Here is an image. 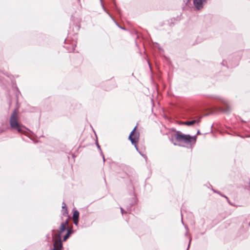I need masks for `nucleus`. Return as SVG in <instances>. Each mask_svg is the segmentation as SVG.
Returning a JSON list of instances; mask_svg holds the SVG:
<instances>
[{
  "label": "nucleus",
  "mask_w": 250,
  "mask_h": 250,
  "mask_svg": "<svg viewBox=\"0 0 250 250\" xmlns=\"http://www.w3.org/2000/svg\"><path fill=\"white\" fill-rule=\"evenodd\" d=\"M9 123L12 129L17 130L20 133H23L25 131L26 128L18 122V115L16 110H15L12 114Z\"/></svg>",
  "instance_id": "nucleus-1"
},
{
  "label": "nucleus",
  "mask_w": 250,
  "mask_h": 250,
  "mask_svg": "<svg viewBox=\"0 0 250 250\" xmlns=\"http://www.w3.org/2000/svg\"><path fill=\"white\" fill-rule=\"evenodd\" d=\"M172 141H196V137L184 135L179 131L173 130L169 134Z\"/></svg>",
  "instance_id": "nucleus-2"
},
{
  "label": "nucleus",
  "mask_w": 250,
  "mask_h": 250,
  "mask_svg": "<svg viewBox=\"0 0 250 250\" xmlns=\"http://www.w3.org/2000/svg\"><path fill=\"white\" fill-rule=\"evenodd\" d=\"M52 240L54 241L53 249L52 250H62V244L61 238H59V234H52Z\"/></svg>",
  "instance_id": "nucleus-3"
},
{
  "label": "nucleus",
  "mask_w": 250,
  "mask_h": 250,
  "mask_svg": "<svg viewBox=\"0 0 250 250\" xmlns=\"http://www.w3.org/2000/svg\"><path fill=\"white\" fill-rule=\"evenodd\" d=\"M174 146L185 147L188 148L191 147L194 145L195 142H172Z\"/></svg>",
  "instance_id": "nucleus-4"
},
{
  "label": "nucleus",
  "mask_w": 250,
  "mask_h": 250,
  "mask_svg": "<svg viewBox=\"0 0 250 250\" xmlns=\"http://www.w3.org/2000/svg\"><path fill=\"white\" fill-rule=\"evenodd\" d=\"M200 123V119L198 118L197 120H193L190 121L182 122L180 123V125H187L188 126L191 125H199Z\"/></svg>",
  "instance_id": "nucleus-5"
},
{
  "label": "nucleus",
  "mask_w": 250,
  "mask_h": 250,
  "mask_svg": "<svg viewBox=\"0 0 250 250\" xmlns=\"http://www.w3.org/2000/svg\"><path fill=\"white\" fill-rule=\"evenodd\" d=\"M66 229V227L65 226V224L64 223H62L59 229L57 230V233H54L55 230L54 229L52 230V234H59V238H61L62 233Z\"/></svg>",
  "instance_id": "nucleus-6"
},
{
  "label": "nucleus",
  "mask_w": 250,
  "mask_h": 250,
  "mask_svg": "<svg viewBox=\"0 0 250 250\" xmlns=\"http://www.w3.org/2000/svg\"><path fill=\"white\" fill-rule=\"evenodd\" d=\"M136 128V127L134 128L133 130L131 131L129 136H128V139L130 141H135L136 140H138L139 139V134L136 132H135Z\"/></svg>",
  "instance_id": "nucleus-7"
},
{
  "label": "nucleus",
  "mask_w": 250,
  "mask_h": 250,
  "mask_svg": "<svg viewBox=\"0 0 250 250\" xmlns=\"http://www.w3.org/2000/svg\"><path fill=\"white\" fill-rule=\"evenodd\" d=\"M203 0H194L193 4L196 9L199 10L203 8Z\"/></svg>",
  "instance_id": "nucleus-8"
},
{
  "label": "nucleus",
  "mask_w": 250,
  "mask_h": 250,
  "mask_svg": "<svg viewBox=\"0 0 250 250\" xmlns=\"http://www.w3.org/2000/svg\"><path fill=\"white\" fill-rule=\"evenodd\" d=\"M132 145H133L136 148V150L138 151V152L143 157L145 158L146 156L144 155L143 154H142V151L139 148L138 146H139V143L140 142H131Z\"/></svg>",
  "instance_id": "nucleus-9"
},
{
  "label": "nucleus",
  "mask_w": 250,
  "mask_h": 250,
  "mask_svg": "<svg viewBox=\"0 0 250 250\" xmlns=\"http://www.w3.org/2000/svg\"><path fill=\"white\" fill-rule=\"evenodd\" d=\"M73 233V230L71 229H69L67 230L66 234L64 236L63 238V241H65L70 236V235Z\"/></svg>",
  "instance_id": "nucleus-10"
},
{
  "label": "nucleus",
  "mask_w": 250,
  "mask_h": 250,
  "mask_svg": "<svg viewBox=\"0 0 250 250\" xmlns=\"http://www.w3.org/2000/svg\"><path fill=\"white\" fill-rule=\"evenodd\" d=\"M79 212L77 210H75L73 212V219H79Z\"/></svg>",
  "instance_id": "nucleus-11"
},
{
  "label": "nucleus",
  "mask_w": 250,
  "mask_h": 250,
  "mask_svg": "<svg viewBox=\"0 0 250 250\" xmlns=\"http://www.w3.org/2000/svg\"><path fill=\"white\" fill-rule=\"evenodd\" d=\"M95 144L96 145V146H97V147L98 148V149L100 150L101 155H102L103 158L104 162V161H105L104 157V154L103 153V152L102 151V149L101 148V146L99 145V144H98V142H96Z\"/></svg>",
  "instance_id": "nucleus-12"
},
{
  "label": "nucleus",
  "mask_w": 250,
  "mask_h": 250,
  "mask_svg": "<svg viewBox=\"0 0 250 250\" xmlns=\"http://www.w3.org/2000/svg\"><path fill=\"white\" fill-rule=\"evenodd\" d=\"M74 224L77 226L79 222V219H73Z\"/></svg>",
  "instance_id": "nucleus-13"
},
{
  "label": "nucleus",
  "mask_w": 250,
  "mask_h": 250,
  "mask_svg": "<svg viewBox=\"0 0 250 250\" xmlns=\"http://www.w3.org/2000/svg\"><path fill=\"white\" fill-rule=\"evenodd\" d=\"M62 208H65L66 209V210H67V208H66V205L64 204V202L62 203Z\"/></svg>",
  "instance_id": "nucleus-14"
},
{
  "label": "nucleus",
  "mask_w": 250,
  "mask_h": 250,
  "mask_svg": "<svg viewBox=\"0 0 250 250\" xmlns=\"http://www.w3.org/2000/svg\"><path fill=\"white\" fill-rule=\"evenodd\" d=\"M120 208H121V213L122 214H123L124 213H126V212L124 210V209H123V208L122 207H121Z\"/></svg>",
  "instance_id": "nucleus-15"
},
{
  "label": "nucleus",
  "mask_w": 250,
  "mask_h": 250,
  "mask_svg": "<svg viewBox=\"0 0 250 250\" xmlns=\"http://www.w3.org/2000/svg\"><path fill=\"white\" fill-rule=\"evenodd\" d=\"M65 224V226L68 224V221L67 220H66L65 222H63Z\"/></svg>",
  "instance_id": "nucleus-16"
},
{
  "label": "nucleus",
  "mask_w": 250,
  "mask_h": 250,
  "mask_svg": "<svg viewBox=\"0 0 250 250\" xmlns=\"http://www.w3.org/2000/svg\"><path fill=\"white\" fill-rule=\"evenodd\" d=\"M223 197H224L225 198H226V199H227V200H228V201H229V199H228V198L226 196H225V195H223Z\"/></svg>",
  "instance_id": "nucleus-17"
},
{
  "label": "nucleus",
  "mask_w": 250,
  "mask_h": 250,
  "mask_svg": "<svg viewBox=\"0 0 250 250\" xmlns=\"http://www.w3.org/2000/svg\"><path fill=\"white\" fill-rule=\"evenodd\" d=\"M200 133V131H199V130H198L197 133V135H198V134H199Z\"/></svg>",
  "instance_id": "nucleus-18"
},
{
  "label": "nucleus",
  "mask_w": 250,
  "mask_h": 250,
  "mask_svg": "<svg viewBox=\"0 0 250 250\" xmlns=\"http://www.w3.org/2000/svg\"><path fill=\"white\" fill-rule=\"evenodd\" d=\"M185 228H186V229L187 230H188V226H185Z\"/></svg>",
  "instance_id": "nucleus-19"
},
{
  "label": "nucleus",
  "mask_w": 250,
  "mask_h": 250,
  "mask_svg": "<svg viewBox=\"0 0 250 250\" xmlns=\"http://www.w3.org/2000/svg\"><path fill=\"white\" fill-rule=\"evenodd\" d=\"M182 222L183 223V219L182 218Z\"/></svg>",
  "instance_id": "nucleus-20"
},
{
  "label": "nucleus",
  "mask_w": 250,
  "mask_h": 250,
  "mask_svg": "<svg viewBox=\"0 0 250 250\" xmlns=\"http://www.w3.org/2000/svg\"><path fill=\"white\" fill-rule=\"evenodd\" d=\"M190 241H191V238L189 240V243L190 242Z\"/></svg>",
  "instance_id": "nucleus-21"
}]
</instances>
